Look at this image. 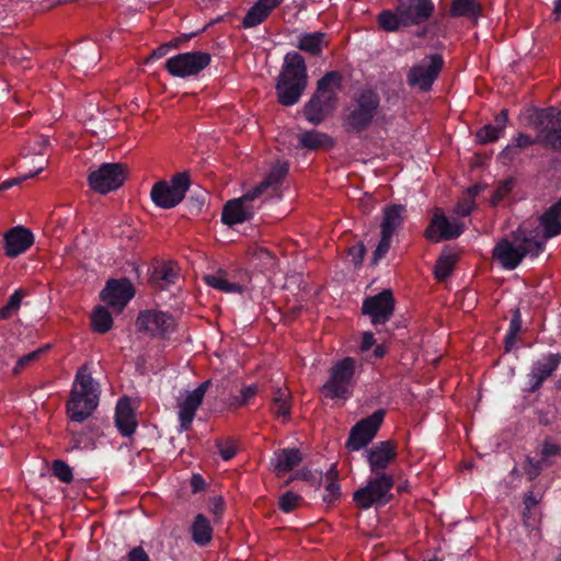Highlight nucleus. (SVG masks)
Returning <instances> with one entry per match:
<instances>
[{
  "label": "nucleus",
  "mask_w": 561,
  "mask_h": 561,
  "mask_svg": "<svg viewBox=\"0 0 561 561\" xmlns=\"http://www.w3.org/2000/svg\"><path fill=\"white\" fill-rule=\"evenodd\" d=\"M545 249V241L538 240L536 231L522 225L512 232L511 239L502 238L497 241L492 250V257L504 270L513 271L525 257H538Z\"/></svg>",
  "instance_id": "f257e3e1"
},
{
  "label": "nucleus",
  "mask_w": 561,
  "mask_h": 561,
  "mask_svg": "<svg viewBox=\"0 0 561 561\" xmlns=\"http://www.w3.org/2000/svg\"><path fill=\"white\" fill-rule=\"evenodd\" d=\"M307 85L308 69L305 57L296 50L288 51L275 84L278 103L283 106L297 104Z\"/></svg>",
  "instance_id": "f03ea898"
},
{
  "label": "nucleus",
  "mask_w": 561,
  "mask_h": 561,
  "mask_svg": "<svg viewBox=\"0 0 561 561\" xmlns=\"http://www.w3.org/2000/svg\"><path fill=\"white\" fill-rule=\"evenodd\" d=\"M343 87V76L336 70L328 71L318 81L314 93L302 107L306 121L314 126L320 125L336 108L339 91Z\"/></svg>",
  "instance_id": "7ed1b4c3"
},
{
  "label": "nucleus",
  "mask_w": 561,
  "mask_h": 561,
  "mask_svg": "<svg viewBox=\"0 0 561 561\" xmlns=\"http://www.w3.org/2000/svg\"><path fill=\"white\" fill-rule=\"evenodd\" d=\"M100 398L99 383L93 380L88 364L79 368L67 403V413L72 422L81 423L96 409Z\"/></svg>",
  "instance_id": "20e7f679"
},
{
  "label": "nucleus",
  "mask_w": 561,
  "mask_h": 561,
  "mask_svg": "<svg viewBox=\"0 0 561 561\" xmlns=\"http://www.w3.org/2000/svg\"><path fill=\"white\" fill-rule=\"evenodd\" d=\"M381 96L377 89L365 87L359 89L352 99L348 113L344 118V127L348 133L360 134L374 123L380 111Z\"/></svg>",
  "instance_id": "39448f33"
},
{
  "label": "nucleus",
  "mask_w": 561,
  "mask_h": 561,
  "mask_svg": "<svg viewBox=\"0 0 561 561\" xmlns=\"http://www.w3.org/2000/svg\"><path fill=\"white\" fill-rule=\"evenodd\" d=\"M396 300L390 289H383L374 296H368L363 300L362 312L370 318L371 324L377 332L389 333L391 330L404 329L405 325L399 327L394 322L390 323L394 312Z\"/></svg>",
  "instance_id": "423d86ee"
},
{
  "label": "nucleus",
  "mask_w": 561,
  "mask_h": 561,
  "mask_svg": "<svg viewBox=\"0 0 561 561\" xmlns=\"http://www.w3.org/2000/svg\"><path fill=\"white\" fill-rule=\"evenodd\" d=\"M356 362L345 357L332 365L329 379L321 387V392L329 399H347L352 396Z\"/></svg>",
  "instance_id": "0eeeda50"
},
{
  "label": "nucleus",
  "mask_w": 561,
  "mask_h": 561,
  "mask_svg": "<svg viewBox=\"0 0 561 561\" xmlns=\"http://www.w3.org/2000/svg\"><path fill=\"white\" fill-rule=\"evenodd\" d=\"M533 126L537 130V141L545 149L561 151V111L554 106L536 111Z\"/></svg>",
  "instance_id": "6e6552de"
},
{
  "label": "nucleus",
  "mask_w": 561,
  "mask_h": 561,
  "mask_svg": "<svg viewBox=\"0 0 561 561\" xmlns=\"http://www.w3.org/2000/svg\"><path fill=\"white\" fill-rule=\"evenodd\" d=\"M393 484L394 480L391 474H371L366 485L354 492L353 501L363 510H368L373 506H383L392 499L391 490Z\"/></svg>",
  "instance_id": "1a4fd4ad"
},
{
  "label": "nucleus",
  "mask_w": 561,
  "mask_h": 561,
  "mask_svg": "<svg viewBox=\"0 0 561 561\" xmlns=\"http://www.w3.org/2000/svg\"><path fill=\"white\" fill-rule=\"evenodd\" d=\"M190 185L188 172L176 173L169 182L158 181L153 184L150 192L151 201L160 208L171 209L184 199Z\"/></svg>",
  "instance_id": "9d476101"
},
{
  "label": "nucleus",
  "mask_w": 561,
  "mask_h": 561,
  "mask_svg": "<svg viewBox=\"0 0 561 561\" xmlns=\"http://www.w3.org/2000/svg\"><path fill=\"white\" fill-rule=\"evenodd\" d=\"M136 327L151 337L169 339L175 331L176 321L172 313L158 309H146L138 313Z\"/></svg>",
  "instance_id": "9b49d317"
},
{
  "label": "nucleus",
  "mask_w": 561,
  "mask_h": 561,
  "mask_svg": "<svg viewBox=\"0 0 561 561\" xmlns=\"http://www.w3.org/2000/svg\"><path fill=\"white\" fill-rule=\"evenodd\" d=\"M211 55L206 51L180 53L165 61L167 71L175 78L197 76L209 66Z\"/></svg>",
  "instance_id": "f8f14e48"
},
{
  "label": "nucleus",
  "mask_w": 561,
  "mask_h": 561,
  "mask_svg": "<svg viewBox=\"0 0 561 561\" xmlns=\"http://www.w3.org/2000/svg\"><path fill=\"white\" fill-rule=\"evenodd\" d=\"M126 179V169L122 163H102L88 176L89 186L100 193L107 194L119 188Z\"/></svg>",
  "instance_id": "ddd939ff"
},
{
  "label": "nucleus",
  "mask_w": 561,
  "mask_h": 561,
  "mask_svg": "<svg viewBox=\"0 0 561 561\" xmlns=\"http://www.w3.org/2000/svg\"><path fill=\"white\" fill-rule=\"evenodd\" d=\"M444 66V59L440 54H433L425 58L421 64L410 68L407 82L412 88H417L423 92L432 89L433 83L438 78Z\"/></svg>",
  "instance_id": "4468645a"
},
{
  "label": "nucleus",
  "mask_w": 561,
  "mask_h": 561,
  "mask_svg": "<svg viewBox=\"0 0 561 561\" xmlns=\"http://www.w3.org/2000/svg\"><path fill=\"white\" fill-rule=\"evenodd\" d=\"M466 226L460 220L449 219L444 211L437 209L424 231V238L432 242L454 240L465 232Z\"/></svg>",
  "instance_id": "2eb2a0df"
},
{
  "label": "nucleus",
  "mask_w": 561,
  "mask_h": 561,
  "mask_svg": "<svg viewBox=\"0 0 561 561\" xmlns=\"http://www.w3.org/2000/svg\"><path fill=\"white\" fill-rule=\"evenodd\" d=\"M385 416L383 410H377L368 417L356 423L350 433L346 447L350 450H359L368 445L376 436Z\"/></svg>",
  "instance_id": "dca6fc26"
},
{
  "label": "nucleus",
  "mask_w": 561,
  "mask_h": 561,
  "mask_svg": "<svg viewBox=\"0 0 561 561\" xmlns=\"http://www.w3.org/2000/svg\"><path fill=\"white\" fill-rule=\"evenodd\" d=\"M136 290L133 283L126 278H111L106 280L100 293V298L118 312L135 297Z\"/></svg>",
  "instance_id": "f3484780"
},
{
  "label": "nucleus",
  "mask_w": 561,
  "mask_h": 561,
  "mask_svg": "<svg viewBox=\"0 0 561 561\" xmlns=\"http://www.w3.org/2000/svg\"><path fill=\"white\" fill-rule=\"evenodd\" d=\"M434 11L432 0H397V12L402 15L408 27L426 23Z\"/></svg>",
  "instance_id": "a211bd4d"
},
{
  "label": "nucleus",
  "mask_w": 561,
  "mask_h": 561,
  "mask_svg": "<svg viewBox=\"0 0 561 561\" xmlns=\"http://www.w3.org/2000/svg\"><path fill=\"white\" fill-rule=\"evenodd\" d=\"M397 447L391 440L378 442L366 451L371 474H389L386 469L396 460Z\"/></svg>",
  "instance_id": "6ab92c4d"
},
{
  "label": "nucleus",
  "mask_w": 561,
  "mask_h": 561,
  "mask_svg": "<svg viewBox=\"0 0 561 561\" xmlns=\"http://www.w3.org/2000/svg\"><path fill=\"white\" fill-rule=\"evenodd\" d=\"M34 243V234L23 226H15L4 233V253L16 257L26 252Z\"/></svg>",
  "instance_id": "aec40b11"
},
{
  "label": "nucleus",
  "mask_w": 561,
  "mask_h": 561,
  "mask_svg": "<svg viewBox=\"0 0 561 561\" xmlns=\"http://www.w3.org/2000/svg\"><path fill=\"white\" fill-rule=\"evenodd\" d=\"M210 385V380L201 383L195 390L187 393L183 402L179 404L180 430H188L196 410L202 404L204 396Z\"/></svg>",
  "instance_id": "412c9836"
},
{
  "label": "nucleus",
  "mask_w": 561,
  "mask_h": 561,
  "mask_svg": "<svg viewBox=\"0 0 561 561\" xmlns=\"http://www.w3.org/2000/svg\"><path fill=\"white\" fill-rule=\"evenodd\" d=\"M260 205H250L241 197L226 203L221 214V221L228 226L250 220Z\"/></svg>",
  "instance_id": "4be33fe9"
},
{
  "label": "nucleus",
  "mask_w": 561,
  "mask_h": 561,
  "mask_svg": "<svg viewBox=\"0 0 561 561\" xmlns=\"http://www.w3.org/2000/svg\"><path fill=\"white\" fill-rule=\"evenodd\" d=\"M504 351H512L514 347H530V333L522 329V313L518 308L513 310L510 325L504 337Z\"/></svg>",
  "instance_id": "5701e85b"
},
{
  "label": "nucleus",
  "mask_w": 561,
  "mask_h": 561,
  "mask_svg": "<svg viewBox=\"0 0 561 561\" xmlns=\"http://www.w3.org/2000/svg\"><path fill=\"white\" fill-rule=\"evenodd\" d=\"M561 362V356L559 353L550 354L543 357L541 360H538L530 374L528 375L529 379V391L535 392L540 388L543 380L548 378L552 371L558 367Z\"/></svg>",
  "instance_id": "b1692460"
},
{
  "label": "nucleus",
  "mask_w": 561,
  "mask_h": 561,
  "mask_svg": "<svg viewBox=\"0 0 561 561\" xmlns=\"http://www.w3.org/2000/svg\"><path fill=\"white\" fill-rule=\"evenodd\" d=\"M539 226L542 228V238L538 240L552 239L561 234V199L548 207L539 217Z\"/></svg>",
  "instance_id": "393cba45"
},
{
  "label": "nucleus",
  "mask_w": 561,
  "mask_h": 561,
  "mask_svg": "<svg viewBox=\"0 0 561 561\" xmlns=\"http://www.w3.org/2000/svg\"><path fill=\"white\" fill-rule=\"evenodd\" d=\"M407 208L401 204L387 205L383 208L382 221L380 224V234L393 238L396 232L404 222Z\"/></svg>",
  "instance_id": "a878e982"
},
{
  "label": "nucleus",
  "mask_w": 561,
  "mask_h": 561,
  "mask_svg": "<svg viewBox=\"0 0 561 561\" xmlns=\"http://www.w3.org/2000/svg\"><path fill=\"white\" fill-rule=\"evenodd\" d=\"M115 424L124 436H130L135 432L137 422L129 399L124 398L118 401L115 412Z\"/></svg>",
  "instance_id": "bb28decb"
},
{
  "label": "nucleus",
  "mask_w": 561,
  "mask_h": 561,
  "mask_svg": "<svg viewBox=\"0 0 561 561\" xmlns=\"http://www.w3.org/2000/svg\"><path fill=\"white\" fill-rule=\"evenodd\" d=\"M508 122V111L502 110L494 119V124H488L481 127L476 138L480 144H489L496 141L505 131Z\"/></svg>",
  "instance_id": "cd10ccee"
},
{
  "label": "nucleus",
  "mask_w": 561,
  "mask_h": 561,
  "mask_svg": "<svg viewBox=\"0 0 561 561\" xmlns=\"http://www.w3.org/2000/svg\"><path fill=\"white\" fill-rule=\"evenodd\" d=\"M179 277V268L174 262H162L154 267L151 282L159 289H168L171 285L175 284Z\"/></svg>",
  "instance_id": "c85d7f7f"
},
{
  "label": "nucleus",
  "mask_w": 561,
  "mask_h": 561,
  "mask_svg": "<svg viewBox=\"0 0 561 561\" xmlns=\"http://www.w3.org/2000/svg\"><path fill=\"white\" fill-rule=\"evenodd\" d=\"M328 46L323 32L302 33L298 36L296 47L311 56H320Z\"/></svg>",
  "instance_id": "c756f323"
},
{
  "label": "nucleus",
  "mask_w": 561,
  "mask_h": 561,
  "mask_svg": "<svg viewBox=\"0 0 561 561\" xmlns=\"http://www.w3.org/2000/svg\"><path fill=\"white\" fill-rule=\"evenodd\" d=\"M482 14V5L478 0H453L449 9L451 18H466L477 21Z\"/></svg>",
  "instance_id": "7c9ffc66"
},
{
  "label": "nucleus",
  "mask_w": 561,
  "mask_h": 561,
  "mask_svg": "<svg viewBox=\"0 0 561 561\" xmlns=\"http://www.w3.org/2000/svg\"><path fill=\"white\" fill-rule=\"evenodd\" d=\"M302 460V456L297 448H285L275 454L273 465L278 473L293 470Z\"/></svg>",
  "instance_id": "2f4dec72"
},
{
  "label": "nucleus",
  "mask_w": 561,
  "mask_h": 561,
  "mask_svg": "<svg viewBox=\"0 0 561 561\" xmlns=\"http://www.w3.org/2000/svg\"><path fill=\"white\" fill-rule=\"evenodd\" d=\"M247 254L251 263L261 271H268L275 267L276 256L268 249L259 244H252L248 248Z\"/></svg>",
  "instance_id": "473e14b6"
},
{
  "label": "nucleus",
  "mask_w": 561,
  "mask_h": 561,
  "mask_svg": "<svg viewBox=\"0 0 561 561\" xmlns=\"http://www.w3.org/2000/svg\"><path fill=\"white\" fill-rule=\"evenodd\" d=\"M299 145L309 150H319L322 148H331L333 140L328 134L312 129L299 135Z\"/></svg>",
  "instance_id": "72a5a7b5"
},
{
  "label": "nucleus",
  "mask_w": 561,
  "mask_h": 561,
  "mask_svg": "<svg viewBox=\"0 0 561 561\" xmlns=\"http://www.w3.org/2000/svg\"><path fill=\"white\" fill-rule=\"evenodd\" d=\"M457 260V254L445 248L434 266L435 278L438 282H444L448 278L456 266Z\"/></svg>",
  "instance_id": "f704fd0d"
},
{
  "label": "nucleus",
  "mask_w": 561,
  "mask_h": 561,
  "mask_svg": "<svg viewBox=\"0 0 561 561\" xmlns=\"http://www.w3.org/2000/svg\"><path fill=\"white\" fill-rule=\"evenodd\" d=\"M191 534L193 541L198 546H206L213 538V528L209 520L203 515L198 514L192 526Z\"/></svg>",
  "instance_id": "c9c22d12"
},
{
  "label": "nucleus",
  "mask_w": 561,
  "mask_h": 561,
  "mask_svg": "<svg viewBox=\"0 0 561 561\" xmlns=\"http://www.w3.org/2000/svg\"><path fill=\"white\" fill-rule=\"evenodd\" d=\"M535 144H538L537 136L533 138L530 135L519 133L515 138L514 142L508 144L500 153V157L504 160L512 161L520 150L526 149Z\"/></svg>",
  "instance_id": "e433bc0d"
},
{
  "label": "nucleus",
  "mask_w": 561,
  "mask_h": 561,
  "mask_svg": "<svg viewBox=\"0 0 561 561\" xmlns=\"http://www.w3.org/2000/svg\"><path fill=\"white\" fill-rule=\"evenodd\" d=\"M204 280L208 286L228 294H242L245 290L243 285L229 282L219 273L205 275Z\"/></svg>",
  "instance_id": "4c0bfd02"
},
{
  "label": "nucleus",
  "mask_w": 561,
  "mask_h": 561,
  "mask_svg": "<svg viewBox=\"0 0 561 561\" xmlns=\"http://www.w3.org/2000/svg\"><path fill=\"white\" fill-rule=\"evenodd\" d=\"M378 25L386 32H397L401 27H408L403 18L397 12V5L394 10H383L377 16Z\"/></svg>",
  "instance_id": "58836bf2"
},
{
  "label": "nucleus",
  "mask_w": 561,
  "mask_h": 561,
  "mask_svg": "<svg viewBox=\"0 0 561 561\" xmlns=\"http://www.w3.org/2000/svg\"><path fill=\"white\" fill-rule=\"evenodd\" d=\"M92 328L95 332L105 333L113 325V317L104 306H96L91 314Z\"/></svg>",
  "instance_id": "ea45409f"
},
{
  "label": "nucleus",
  "mask_w": 561,
  "mask_h": 561,
  "mask_svg": "<svg viewBox=\"0 0 561 561\" xmlns=\"http://www.w3.org/2000/svg\"><path fill=\"white\" fill-rule=\"evenodd\" d=\"M268 16L270 14L257 2H255L245 13L242 20V27H255L263 23Z\"/></svg>",
  "instance_id": "a19ab883"
},
{
  "label": "nucleus",
  "mask_w": 561,
  "mask_h": 561,
  "mask_svg": "<svg viewBox=\"0 0 561 561\" xmlns=\"http://www.w3.org/2000/svg\"><path fill=\"white\" fill-rule=\"evenodd\" d=\"M337 479V471L335 467H332L327 473H325V493L323 494V501L328 504L333 503L335 500L340 496V485L336 481Z\"/></svg>",
  "instance_id": "79ce46f5"
},
{
  "label": "nucleus",
  "mask_w": 561,
  "mask_h": 561,
  "mask_svg": "<svg viewBox=\"0 0 561 561\" xmlns=\"http://www.w3.org/2000/svg\"><path fill=\"white\" fill-rule=\"evenodd\" d=\"M515 183V179L513 178H508L505 179L504 181H501L493 192L491 198L492 204L497 205L502 199H504L513 191Z\"/></svg>",
  "instance_id": "37998d69"
},
{
  "label": "nucleus",
  "mask_w": 561,
  "mask_h": 561,
  "mask_svg": "<svg viewBox=\"0 0 561 561\" xmlns=\"http://www.w3.org/2000/svg\"><path fill=\"white\" fill-rule=\"evenodd\" d=\"M51 470L54 476L57 477L61 482L69 483L72 481V470L65 461L54 460Z\"/></svg>",
  "instance_id": "c03bdc74"
},
{
  "label": "nucleus",
  "mask_w": 561,
  "mask_h": 561,
  "mask_svg": "<svg viewBox=\"0 0 561 561\" xmlns=\"http://www.w3.org/2000/svg\"><path fill=\"white\" fill-rule=\"evenodd\" d=\"M366 255V247L359 241L347 250V256L355 268H359L363 265L364 257Z\"/></svg>",
  "instance_id": "a18cd8bd"
},
{
  "label": "nucleus",
  "mask_w": 561,
  "mask_h": 561,
  "mask_svg": "<svg viewBox=\"0 0 561 561\" xmlns=\"http://www.w3.org/2000/svg\"><path fill=\"white\" fill-rule=\"evenodd\" d=\"M301 497L294 492H286L278 500L279 508L284 513H290L297 508Z\"/></svg>",
  "instance_id": "49530a36"
},
{
  "label": "nucleus",
  "mask_w": 561,
  "mask_h": 561,
  "mask_svg": "<svg viewBox=\"0 0 561 561\" xmlns=\"http://www.w3.org/2000/svg\"><path fill=\"white\" fill-rule=\"evenodd\" d=\"M392 238L380 234V240L373 253L371 264L377 265L381 259L386 256L390 247H391Z\"/></svg>",
  "instance_id": "de8ad7c7"
},
{
  "label": "nucleus",
  "mask_w": 561,
  "mask_h": 561,
  "mask_svg": "<svg viewBox=\"0 0 561 561\" xmlns=\"http://www.w3.org/2000/svg\"><path fill=\"white\" fill-rule=\"evenodd\" d=\"M287 173H288V167L286 164L275 165L271 169L264 183H267V186L279 185L283 182V180L286 178Z\"/></svg>",
  "instance_id": "09e8293b"
},
{
  "label": "nucleus",
  "mask_w": 561,
  "mask_h": 561,
  "mask_svg": "<svg viewBox=\"0 0 561 561\" xmlns=\"http://www.w3.org/2000/svg\"><path fill=\"white\" fill-rule=\"evenodd\" d=\"M541 459L546 466L551 465L550 458L561 456V446L551 442H545L540 451Z\"/></svg>",
  "instance_id": "8fccbe9b"
},
{
  "label": "nucleus",
  "mask_w": 561,
  "mask_h": 561,
  "mask_svg": "<svg viewBox=\"0 0 561 561\" xmlns=\"http://www.w3.org/2000/svg\"><path fill=\"white\" fill-rule=\"evenodd\" d=\"M216 445L219 455L224 460H230L231 458L234 457L237 453V447L232 439L218 440Z\"/></svg>",
  "instance_id": "3c124183"
},
{
  "label": "nucleus",
  "mask_w": 561,
  "mask_h": 561,
  "mask_svg": "<svg viewBox=\"0 0 561 561\" xmlns=\"http://www.w3.org/2000/svg\"><path fill=\"white\" fill-rule=\"evenodd\" d=\"M527 463L528 467L526 468V473L529 478V480H534L539 476L543 467L546 466L545 461L542 459L540 460H534L529 457H527Z\"/></svg>",
  "instance_id": "603ef678"
},
{
  "label": "nucleus",
  "mask_w": 561,
  "mask_h": 561,
  "mask_svg": "<svg viewBox=\"0 0 561 561\" xmlns=\"http://www.w3.org/2000/svg\"><path fill=\"white\" fill-rule=\"evenodd\" d=\"M272 410L277 416H289L290 414V405H289V398H278L276 400V403H272Z\"/></svg>",
  "instance_id": "864d4df0"
},
{
  "label": "nucleus",
  "mask_w": 561,
  "mask_h": 561,
  "mask_svg": "<svg viewBox=\"0 0 561 561\" xmlns=\"http://www.w3.org/2000/svg\"><path fill=\"white\" fill-rule=\"evenodd\" d=\"M38 353H27L16 359L13 367L14 374H20L26 366L37 360Z\"/></svg>",
  "instance_id": "5fc2aeb1"
},
{
  "label": "nucleus",
  "mask_w": 561,
  "mask_h": 561,
  "mask_svg": "<svg viewBox=\"0 0 561 561\" xmlns=\"http://www.w3.org/2000/svg\"><path fill=\"white\" fill-rule=\"evenodd\" d=\"M266 188L267 183L262 182L260 185L255 186L243 196H241V198L250 205H255V199L260 197Z\"/></svg>",
  "instance_id": "6e6d98bb"
},
{
  "label": "nucleus",
  "mask_w": 561,
  "mask_h": 561,
  "mask_svg": "<svg viewBox=\"0 0 561 561\" xmlns=\"http://www.w3.org/2000/svg\"><path fill=\"white\" fill-rule=\"evenodd\" d=\"M209 511L217 517H220L224 512V500L221 496L215 495L209 499Z\"/></svg>",
  "instance_id": "4d7b16f0"
},
{
  "label": "nucleus",
  "mask_w": 561,
  "mask_h": 561,
  "mask_svg": "<svg viewBox=\"0 0 561 561\" xmlns=\"http://www.w3.org/2000/svg\"><path fill=\"white\" fill-rule=\"evenodd\" d=\"M257 392L256 385H250L241 390V397L237 399L238 404H244L249 399L254 397Z\"/></svg>",
  "instance_id": "13d9d810"
},
{
  "label": "nucleus",
  "mask_w": 561,
  "mask_h": 561,
  "mask_svg": "<svg viewBox=\"0 0 561 561\" xmlns=\"http://www.w3.org/2000/svg\"><path fill=\"white\" fill-rule=\"evenodd\" d=\"M127 561H149V557L141 547H136L129 551Z\"/></svg>",
  "instance_id": "bf43d9fd"
},
{
  "label": "nucleus",
  "mask_w": 561,
  "mask_h": 561,
  "mask_svg": "<svg viewBox=\"0 0 561 561\" xmlns=\"http://www.w3.org/2000/svg\"><path fill=\"white\" fill-rule=\"evenodd\" d=\"M541 500L540 495H536L534 492H528L524 497L525 510L531 512V510L539 503Z\"/></svg>",
  "instance_id": "052dcab7"
},
{
  "label": "nucleus",
  "mask_w": 561,
  "mask_h": 561,
  "mask_svg": "<svg viewBox=\"0 0 561 561\" xmlns=\"http://www.w3.org/2000/svg\"><path fill=\"white\" fill-rule=\"evenodd\" d=\"M376 344L374 333L364 332L362 336L359 351H369Z\"/></svg>",
  "instance_id": "680f3d73"
},
{
  "label": "nucleus",
  "mask_w": 561,
  "mask_h": 561,
  "mask_svg": "<svg viewBox=\"0 0 561 561\" xmlns=\"http://www.w3.org/2000/svg\"><path fill=\"white\" fill-rule=\"evenodd\" d=\"M25 295V291L23 289H16L8 299L7 304L12 306L14 309L19 310L22 299Z\"/></svg>",
  "instance_id": "e2e57ef3"
},
{
  "label": "nucleus",
  "mask_w": 561,
  "mask_h": 561,
  "mask_svg": "<svg viewBox=\"0 0 561 561\" xmlns=\"http://www.w3.org/2000/svg\"><path fill=\"white\" fill-rule=\"evenodd\" d=\"M205 486V481L201 474H193L191 478V488L193 493L202 491Z\"/></svg>",
  "instance_id": "0e129e2a"
},
{
  "label": "nucleus",
  "mask_w": 561,
  "mask_h": 561,
  "mask_svg": "<svg viewBox=\"0 0 561 561\" xmlns=\"http://www.w3.org/2000/svg\"><path fill=\"white\" fill-rule=\"evenodd\" d=\"M171 49H172V45L164 43V44L160 45L159 47H157L152 51L151 58L160 59V58L164 57Z\"/></svg>",
  "instance_id": "69168bd1"
},
{
  "label": "nucleus",
  "mask_w": 561,
  "mask_h": 561,
  "mask_svg": "<svg viewBox=\"0 0 561 561\" xmlns=\"http://www.w3.org/2000/svg\"><path fill=\"white\" fill-rule=\"evenodd\" d=\"M268 14L272 13V11L277 8L283 0H257L256 1Z\"/></svg>",
  "instance_id": "338daca9"
},
{
  "label": "nucleus",
  "mask_w": 561,
  "mask_h": 561,
  "mask_svg": "<svg viewBox=\"0 0 561 561\" xmlns=\"http://www.w3.org/2000/svg\"><path fill=\"white\" fill-rule=\"evenodd\" d=\"M18 310L14 309L9 304H5L3 307L0 308V320H8L10 319Z\"/></svg>",
  "instance_id": "774afa93"
}]
</instances>
